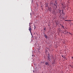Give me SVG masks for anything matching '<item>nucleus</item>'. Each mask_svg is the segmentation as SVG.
<instances>
[{
	"mask_svg": "<svg viewBox=\"0 0 73 73\" xmlns=\"http://www.w3.org/2000/svg\"><path fill=\"white\" fill-rule=\"evenodd\" d=\"M52 7L53 8H55L56 9L57 8V3H56V4L55 3H54V5H52Z\"/></svg>",
	"mask_w": 73,
	"mask_h": 73,
	"instance_id": "nucleus-1",
	"label": "nucleus"
},
{
	"mask_svg": "<svg viewBox=\"0 0 73 73\" xmlns=\"http://www.w3.org/2000/svg\"><path fill=\"white\" fill-rule=\"evenodd\" d=\"M50 60H51V58H50V56H48L47 61L48 60L49 61H50Z\"/></svg>",
	"mask_w": 73,
	"mask_h": 73,
	"instance_id": "nucleus-2",
	"label": "nucleus"
},
{
	"mask_svg": "<svg viewBox=\"0 0 73 73\" xmlns=\"http://www.w3.org/2000/svg\"><path fill=\"white\" fill-rule=\"evenodd\" d=\"M29 31L31 33H32V29H31V27H29Z\"/></svg>",
	"mask_w": 73,
	"mask_h": 73,
	"instance_id": "nucleus-3",
	"label": "nucleus"
},
{
	"mask_svg": "<svg viewBox=\"0 0 73 73\" xmlns=\"http://www.w3.org/2000/svg\"><path fill=\"white\" fill-rule=\"evenodd\" d=\"M61 11H62V15H65V13H64V10H61Z\"/></svg>",
	"mask_w": 73,
	"mask_h": 73,
	"instance_id": "nucleus-4",
	"label": "nucleus"
},
{
	"mask_svg": "<svg viewBox=\"0 0 73 73\" xmlns=\"http://www.w3.org/2000/svg\"><path fill=\"white\" fill-rule=\"evenodd\" d=\"M46 65H49V63H48V62H46L45 63Z\"/></svg>",
	"mask_w": 73,
	"mask_h": 73,
	"instance_id": "nucleus-5",
	"label": "nucleus"
},
{
	"mask_svg": "<svg viewBox=\"0 0 73 73\" xmlns=\"http://www.w3.org/2000/svg\"><path fill=\"white\" fill-rule=\"evenodd\" d=\"M44 37H45V38H46V39H48V36H47V35H44Z\"/></svg>",
	"mask_w": 73,
	"mask_h": 73,
	"instance_id": "nucleus-6",
	"label": "nucleus"
},
{
	"mask_svg": "<svg viewBox=\"0 0 73 73\" xmlns=\"http://www.w3.org/2000/svg\"><path fill=\"white\" fill-rule=\"evenodd\" d=\"M46 32V29L45 28H44V32Z\"/></svg>",
	"mask_w": 73,
	"mask_h": 73,
	"instance_id": "nucleus-7",
	"label": "nucleus"
},
{
	"mask_svg": "<svg viewBox=\"0 0 73 73\" xmlns=\"http://www.w3.org/2000/svg\"><path fill=\"white\" fill-rule=\"evenodd\" d=\"M66 21H70V20H65Z\"/></svg>",
	"mask_w": 73,
	"mask_h": 73,
	"instance_id": "nucleus-8",
	"label": "nucleus"
},
{
	"mask_svg": "<svg viewBox=\"0 0 73 73\" xmlns=\"http://www.w3.org/2000/svg\"><path fill=\"white\" fill-rule=\"evenodd\" d=\"M48 10L49 11H51V8L48 9Z\"/></svg>",
	"mask_w": 73,
	"mask_h": 73,
	"instance_id": "nucleus-9",
	"label": "nucleus"
},
{
	"mask_svg": "<svg viewBox=\"0 0 73 73\" xmlns=\"http://www.w3.org/2000/svg\"><path fill=\"white\" fill-rule=\"evenodd\" d=\"M51 5H54V4L53 3H51Z\"/></svg>",
	"mask_w": 73,
	"mask_h": 73,
	"instance_id": "nucleus-10",
	"label": "nucleus"
},
{
	"mask_svg": "<svg viewBox=\"0 0 73 73\" xmlns=\"http://www.w3.org/2000/svg\"><path fill=\"white\" fill-rule=\"evenodd\" d=\"M62 7H64V5H63V4H62Z\"/></svg>",
	"mask_w": 73,
	"mask_h": 73,
	"instance_id": "nucleus-11",
	"label": "nucleus"
},
{
	"mask_svg": "<svg viewBox=\"0 0 73 73\" xmlns=\"http://www.w3.org/2000/svg\"><path fill=\"white\" fill-rule=\"evenodd\" d=\"M62 27L63 28H64V27L63 25H62Z\"/></svg>",
	"mask_w": 73,
	"mask_h": 73,
	"instance_id": "nucleus-12",
	"label": "nucleus"
},
{
	"mask_svg": "<svg viewBox=\"0 0 73 73\" xmlns=\"http://www.w3.org/2000/svg\"><path fill=\"white\" fill-rule=\"evenodd\" d=\"M69 34H70V35H72V33H69Z\"/></svg>",
	"mask_w": 73,
	"mask_h": 73,
	"instance_id": "nucleus-13",
	"label": "nucleus"
},
{
	"mask_svg": "<svg viewBox=\"0 0 73 73\" xmlns=\"http://www.w3.org/2000/svg\"><path fill=\"white\" fill-rule=\"evenodd\" d=\"M59 12H59L60 13V14H61V10H60Z\"/></svg>",
	"mask_w": 73,
	"mask_h": 73,
	"instance_id": "nucleus-14",
	"label": "nucleus"
},
{
	"mask_svg": "<svg viewBox=\"0 0 73 73\" xmlns=\"http://www.w3.org/2000/svg\"><path fill=\"white\" fill-rule=\"evenodd\" d=\"M46 7H48V5H46Z\"/></svg>",
	"mask_w": 73,
	"mask_h": 73,
	"instance_id": "nucleus-15",
	"label": "nucleus"
},
{
	"mask_svg": "<svg viewBox=\"0 0 73 73\" xmlns=\"http://www.w3.org/2000/svg\"><path fill=\"white\" fill-rule=\"evenodd\" d=\"M65 58V56H64V57H63V58Z\"/></svg>",
	"mask_w": 73,
	"mask_h": 73,
	"instance_id": "nucleus-16",
	"label": "nucleus"
},
{
	"mask_svg": "<svg viewBox=\"0 0 73 73\" xmlns=\"http://www.w3.org/2000/svg\"><path fill=\"white\" fill-rule=\"evenodd\" d=\"M65 59H66V60H67V59L66 58H65Z\"/></svg>",
	"mask_w": 73,
	"mask_h": 73,
	"instance_id": "nucleus-17",
	"label": "nucleus"
},
{
	"mask_svg": "<svg viewBox=\"0 0 73 73\" xmlns=\"http://www.w3.org/2000/svg\"><path fill=\"white\" fill-rule=\"evenodd\" d=\"M63 56H64L62 55V57H63Z\"/></svg>",
	"mask_w": 73,
	"mask_h": 73,
	"instance_id": "nucleus-18",
	"label": "nucleus"
},
{
	"mask_svg": "<svg viewBox=\"0 0 73 73\" xmlns=\"http://www.w3.org/2000/svg\"><path fill=\"white\" fill-rule=\"evenodd\" d=\"M56 25H57V23H56Z\"/></svg>",
	"mask_w": 73,
	"mask_h": 73,
	"instance_id": "nucleus-19",
	"label": "nucleus"
},
{
	"mask_svg": "<svg viewBox=\"0 0 73 73\" xmlns=\"http://www.w3.org/2000/svg\"><path fill=\"white\" fill-rule=\"evenodd\" d=\"M66 33H68V32H67Z\"/></svg>",
	"mask_w": 73,
	"mask_h": 73,
	"instance_id": "nucleus-20",
	"label": "nucleus"
},
{
	"mask_svg": "<svg viewBox=\"0 0 73 73\" xmlns=\"http://www.w3.org/2000/svg\"><path fill=\"white\" fill-rule=\"evenodd\" d=\"M73 57H72V58H73Z\"/></svg>",
	"mask_w": 73,
	"mask_h": 73,
	"instance_id": "nucleus-21",
	"label": "nucleus"
},
{
	"mask_svg": "<svg viewBox=\"0 0 73 73\" xmlns=\"http://www.w3.org/2000/svg\"><path fill=\"white\" fill-rule=\"evenodd\" d=\"M33 72H34V71H33Z\"/></svg>",
	"mask_w": 73,
	"mask_h": 73,
	"instance_id": "nucleus-22",
	"label": "nucleus"
}]
</instances>
